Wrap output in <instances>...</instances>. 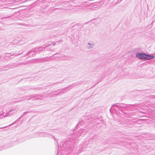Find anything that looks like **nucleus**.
<instances>
[{
    "instance_id": "16",
    "label": "nucleus",
    "mask_w": 155,
    "mask_h": 155,
    "mask_svg": "<svg viewBox=\"0 0 155 155\" xmlns=\"http://www.w3.org/2000/svg\"><path fill=\"white\" fill-rule=\"evenodd\" d=\"M8 18H9V17H5L2 18L1 19H5Z\"/></svg>"
},
{
    "instance_id": "8",
    "label": "nucleus",
    "mask_w": 155,
    "mask_h": 155,
    "mask_svg": "<svg viewBox=\"0 0 155 155\" xmlns=\"http://www.w3.org/2000/svg\"><path fill=\"white\" fill-rule=\"evenodd\" d=\"M30 112V111H27L24 112L23 113V114L22 115L18 120H16L14 122H13L11 124H10V125H8V126H12L13 125L17 123V121H18V120H19V119H20V118H21V117H23V116L24 115V114H27L28 113H29Z\"/></svg>"
},
{
    "instance_id": "1",
    "label": "nucleus",
    "mask_w": 155,
    "mask_h": 155,
    "mask_svg": "<svg viewBox=\"0 0 155 155\" xmlns=\"http://www.w3.org/2000/svg\"><path fill=\"white\" fill-rule=\"evenodd\" d=\"M20 109V106L17 105L12 107L11 109L9 110V111L6 112V113L4 112L3 111L0 112V116H3V117H6L8 116H11L12 114L15 113L16 112L18 111Z\"/></svg>"
},
{
    "instance_id": "19",
    "label": "nucleus",
    "mask_w": 155,
    "mask_h": 155,
    "mask_svg": "<svg viewBox=\"0 0 155 155\" xmlns=\"http://www.w3.org/2000/svg\"><path fill=\"white\" fill-rule=\"evenodd\" d=\"M51 45H50V44H49L48 45H47V46H46V47H48V46H51Z\"/></svg>"
},
{
    "instance_id": "11",
    "label": "nucleus",
    "mask_w": 155,
    "mask_h": 155,
    "mask_svg": "<svg viewBox=\"0 0 155 155\" xmlns=\"http://www.w3.org/2000/svg\"><path fill=\"white\" fill-rule=\"evenodd\" d=\"M11 54V53L9 54V53H6L5 54V56L7 57H10V56L11 55L10 54Z\"/></svg>"
},
{
    "instance_id": "18",
    "label": "nucleus",
    "mask_w": 155,
    "mask_h": 155,
    "mask_svg": "<svg viewBox=\"0 0 155 155\" xmlns=\"http://www.w3.org/2000/svg\"><path fill=\"white\" fill-rule=\"evenodd\" d=\"M51 44H52L53 45H55V44L54 43V42H52Z\"/></svg>"
},
{
    "instance_id": "2",
    "label": "nucleus",
    "mask_w": 155,
    "mask_h": 155,
    "mask_svg": "<svg viewBox=\"0 0 155 155\" xmlns=\"http://www.w3.org/2000/svg\"><path fill=\"white\" fill-rule=\"evenodd\" d=\"M73 145V144L70 143V142L67 141L64 143H61L60 145V147L61 150L64 149L68 153H71L73 149H74Z\"/></svg>"
},
{
    "instance_id": "3",
    "label": "nucleus",
    "mask_w": 155,
    "mask_h": 155,
    "mask_svg": "<svg viewBox=\"0 0 155 155\" xmlns=\"http://www.w3.org/2000/svg\"><path fill=\"white\" fill-rule=\"evenodd\" d=\"M136 57L141 60H149L154 58V56L145 54L144 53L138 54Z\"/></svg>"
},
{
    "instance_id": "21",
    "label": "nucleus",
    "mask_w": 155,
    "mask_h": 155,
    "mask_svg": "<svg viewBox=\"0 0 155 155\" xmlns=\"http://www.w3.org/2000/svg\"><path fill=\"white\" fill-rule=\"evenodd\" d=\"M61 93H61V92H59V93H58V94H61Z\"/></svg>"
},
{
    "instance_id": "5",
    "label": "nucleus",
    "mask_w": 155,
    "mask_h": 155,
    "mask_svg": "<svg viewBox=\"0 0 155 155\" xmlns=\"http://www.w3.org/2000/svg\"><path fill=\"white\" fill-rule=\"evenodd\" d=\"M45 48L41 46H40L36 48H34L33 49L34 51L35 52L36 54H39L42 51L44 52L45 50Z\"/></svg>"
},
{
    "instance_id": "13",
    "label": "nucleus",
    "mask_w": 155,
    "mask_h": 155,
    "mask_svg": "<svg viewBox=\"0 0 155 155\" xmlns=\"http://www.w3.org/2000/svg\"><path fill=\"white\" fill-rule=\"evenodd\" d=\"M6 148H3V147H0V151L1 150H2L3 149H5Z\"/></svg>"
},
{
    "instance_id": "7",
    "label": "nucleus",
    "mask_w": 155,
    "mask_h": 155,
    "mask_svg": "<svg viewBox=\"0 0 155 155\" xmlns=\"http://www.w3.org/2000/svg\"><path fill=\"white\" fill-rule=\"evenodd\" d=\"M28 136H28L26 137H23L20 138L16 140V142H17L19 143H21L24 142L26 140H28L30 138V137H28Z\"/></svg>"
},
{
    "instance_id": "22",
    "label": "nucleus",
    "mask_w": 155,
    "mask_h": 155,
    "mask_svg": "<svg viewBox=\"0 0 155 155\" xmlns=\"http://www.w3.org/2000/svg\"><path fill=\"white\" fill-rule=\"evenodd\" d=\"M78 127V124L76 126V128Z\"/></svg>"
},
{
    "instance_id": "15",
    "label": "nucleus",
    "mask_w": 155,
    "mask_h": 155,
    "mask_svg": "<svg viewBox=\"0 0 155 155\" xmlns=\"http://www.w3.org/2000/svg\"><path fill=\"white\" fill-rule=\"evenodd\" d=\"M76 131V129H74L73 130V131H74V133L73 134H72V135H75L76 136V134L77 133H76L75 134L74 133V132Z\"/></svg>"
},
{
    "instance_id": "6",
    "label": "nucleus",
    "mask_w": 155,
    "mask_h": 155,
    "mask_svg": "<svg viewBox=\"0 0 155 155\" xmlns=\"http://www.w3.org/2000/svg\"><path fill=\"white\" fill-rule=\"evenodd\" d=\"M26 54L27 55V56H28L29 57H32L35 56L36 55V54L35 52L33 49H32L28 51L26 53Z\"/></svg>"
},
{
    "instance_id": "4",
    "label": "nucleus",
    "mask_w": 155,
    "mask_h": 155,
    "mask_svg": "<svg viewBox=\"0 0 155 155\" xmlns=\"http://www.w3.org/2000/svg\"><path fill=\"white\" fill-rule=\"evenodd\" d=\"M46 134L45 132H38L33 134L32 135H29L28 137L30 138L36 137H43L45 136Z\"/></svg>"
},
{
    "instance_id": "14",
    "label": "nucleus",
    "mask_w": 155,
    "mask_h": 155,
    "mask_svg": "<svg viewBox=\"0 0 155 155\" xmlns=\"http://www.w3.org/2000/svg\"><path fill=\"white\" fill-rule=\"evenodd\" d=\"M53 137V138H54V140H55V141H56L57 144L58 145V147H59V145H58V142H57V140H56V139L54 137Z\"/></svg>"
},
{
    "instance_id": "17",
    "label": "nucleus",
    "mask_w": 155,
    "mask_h": 155,
    "mask_svg": "<svg viewBox=\"0 0 155 155\" xmlns=\"http://www.w3.org/2000/svg\"><path fill=\"white\" fill-rule=\"evenodd\" d=\"M14 57V56H13V55H11L10 56V57L11 59L13 58Z\"/></svg>"
},
{
    "instance_id": "20",
    "label": "nucleus",
    "mask_w": 155,
    "mask_h": 155,
    "mask_svg": "<svg viewBox=\"0 0 155 155\" xmlns=\"http://www.w3.org/2000/svg\"><path fill=\"white\" fill-rule=\"evenodd\" d=\"M0 127V129H2L3 128H5V127Z\"/></svg>"
},
{
    "instance_id": "10",
    "label": "nucleus",
    "mask_w": 155,
    "mask_h": 155,
    "mask_svg": "<svg viewBox=\"0 0 155 155\" xmlns=\"http://www.w3.org/2000/svg\"><path fill=\"white\" fill-rule=\"evenodd\" d=\"M20 54L18 53H13V54H12V55H13V56H18V55Z\"/></svg>"
},
{
    "instance_id": "9",
    "label": "nucleus",
    "mask_w": 155,
    "mask_h": 155,
    "mask_svg": "<svg viewBox=\"0 0 155 155\" xmlns=\"http://www.w3.org/2000/svg\"><path fill=\"white\" fill-rule=\"evenodd\" d=\"M37 97H35L34 98L31 97V98H27L26 99L27 100H29V99H32L33 100H35L37 99Z\"/></svg>"
},
{
    "instance_id": "12",
    "label": "nucleus",
    "mask_w": 155,
    "mask_h": 155,
    "mask_svg": "<svg viewBox=\"0 0 155 155\" xmlns=\"http://www.w3.org/2000/svg\"><path fill=\"white\" fill-rule=\"evenodd\" d=\"M18 99H19V101H23L25 99V98L24 97L21 98L20 97H19Z\"/></svg>"
}]
</instances>
